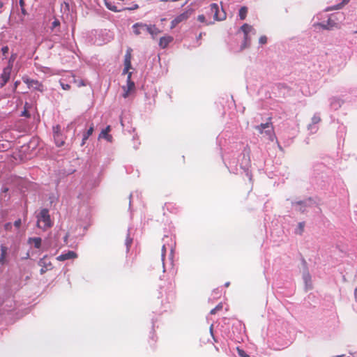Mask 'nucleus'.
Returning <instances> with one entry per match:
<instances>
[{
	"instance_id": "nucleus-1",
	"label": "nucleus",
	"mask_w": 357,
	"mask_h": 357,
	"mask_svg": "<svg viewBox=\"0 0 357 357\" xmlns=\"http://www.w3.org/2000/svg\"><path fill=\"white\" fill-rule=\"evenodd\" d=\"M36 218V225L38 228L45 231L52 226V222L47 209H42L37 215Z\"/></svg>"
},
{
	"instance_id": "nucleus-2",
	"label": "nucleus",
	"mask_w": 357,
	"mask_h": 357,
	"mask_svg": "<svg viewBox=\"0 0 357 357\" xmlns=\"http://www.w3.org/2000/svg\"><path fill=\"white\" fill-rule=\"evenodd\" d=\"M241 31L244 33V43L241 46V49H244L250 45V38L248 37V34L250 33H252L253 34L256 33V31L253 29V27L248 24H244L241 27Z\"/></svg>"
},
{
	"instance_id": "nucleus-3",
	"label": "nucleus",
	"mask_w": 357,
	"mask_h": 357,
	"mask_svg": "<svg viewBox=\"0 0 357 357\" xmlns=\"http://www.w3.org/2000/svg\"><path fill=\"white\" fill-rule=\"evenodd\" d=\"M131 75L132 73H129L127 76V84L122 86L123 90V97L124 98H128L131 93L134 92L135 89V83L131 80Z\"/></svg>"
},
{
	"instance_id": "nucleus-4",
	"label": "nucleus",
	"mask_w": 357,
	"mask_h": 357,
	"mask_svg": "<svg viewBox=\"0 0 357 357\" xmlns=\"http://www.w3.org/2000/svg\"><path fill=\"white\" fill-rule=\"evenodd\" d=\"M22 80L24 83L27 84V86L29 88H33L40 92L43 91L44 90L43 84L37 80L31 79L26 77H24L22 78Z\"/></svg>"
},
{
	"instance_id": "nucleus-5",
	"label": "nucleus",
	"mask_w": 357,
	"mask_h": 357,
	"mask_svg": "<svg viewBox=\"0 0 357 357\" xmlns=\"http://www.w3.org/2000/svg\"><path fill=\"white\" fill-rule=\"evenodd\" d=\"M210 11L213 16V19L215 20H223L226 17V15L224 12L222 14L219 13V7L217 3H211L210 5Z\"/></svg>"
},
{
	"instance_id": "nucleus-6",
	"label": "nucleus",
	"mask_w": 357,
	"mask_h": 357,
	"mask_svg": "<svg viewBox=\"0 0 357 357\" xmlns=\"http://www.w3.org/2000/svg\"><path fill=\"white\" fill-rule=\"evenodd\" d=\"M38 265L41 266L40 273L43 274L48 270H51L52 268V265L51 261L47 258L46 256L43 257L38 261Z\"/></svg>"
},
{
	"instance_id": "nucleus-7",
	"label": "nucleus",
	"mask_w": 357,
	"mask_h": 357,
	"mask_svg": "<svg viewBox=\"0 0 357 357\" xmlns=\"http://www.w3.org/2000/svg\"><path fill=\"white\" fill-rule=\"evenodd\" d=\"M12 68L10 67H6L3 68L2 73L0 75V85L3 86L9 80L10 77Z\"/></svg>"
},
{
	"instance_id": "nucleus-8",
	"label": "nucleus",
	"mask_w": 357,
	"mask_h": 357,
	"mask_svg": "<svg viewBox=\"0 0 357 357\" xmlns=\"http://www.w3.org/2000/svg\"><path fill=\"white\" fill-rule=\"evenodd\" d=\"M147 24L143 23H135L132 25V30L135 34L140 35L146 32Z\"/></svg>"
},
{
	"instance_id": "nucleus-9",
	"label": "nucleus",
	"mask_w": 357,
	"mask_h": 357,
	"mask_svg": "<svg viewBox=\"0 0 357 357\" xmlns=\"http://www.w3.org/2000/svg\"><path fill=\"white\" fill-rule=\"evenodd\" d=\"M77 255L74 251H68L66 253H63L56 257V259L63 261L70 259L77 258Z\"/></svg>"
},
{
	"instance_id": "nucleus-10",
	"label": "nucleus",
	"mask_w": 357,
	"mask_h": 357,
	"mask_svg": "<svg viewBox=\"0 0 357 357\" xmlns=\"http://www.w3.org/2000/svg\"><path fill=\"white\" fill-rule=\"evenodd\" d=\"M173 40V38L170 36H165L161 37L159 40V46L161 48H165Z\"/></svg>"
},
{
	"instance_id": "nucleus-11",
	"label": "nucleus",
	"mask_w": 357,
	"mask_h": 357,
	"mask_svg": "<svg viewBox=\"0 0 357 357\" xmlns=\"http://www.w3.org/2000/svg\"><path fill=\"white\" fill-rule=\"evenodd\" d=\"M146 32H148L154 39L160 33V31L155 26V25L147 24Z\"/></svg>"
},
{
	"instance_id": "nucleus-12",
	"label": "nucleus",
	"mask_w": 357,
	"mask_h": 357,
	"mask_svg": "<svg viewBox=\"0 0 357 357\" xmlns=\"http://www.w3.org/2000/svg\"><path fill=\"white\" fill-rule=\"evenodd\" d=\"M264 133L266 135V136H267V137L270 140L273 141V139L275 138V133H274V128H273V126L271 122H270V123H269V127H267V129H265L264 130Z\"/></svg>"
},
{
	"instance_id": "nucleus-13",
	"label": "nucleus",
	"mask_w": 357,
	"mask_h": 357,
	"mask_svg": "<svg viewBox=\"0 0 357 357\" xmlns=\"http://www.w3.org/2000/svg\"><path fill=\"white\" fill-rule=\"evenodd\" d=\"M264 133L266 135V136H267V137L270 140L273 141V139L275 138V133H274V128H273V126L271 122H270V123H269V127H267V129H265L264 130Z\"/></svg>"
},
{
	"instance_id": "nucleus-14",
	"label": "nucleus",
	"mask_w": 357,
	"mask_h": 357,
	"mask_svg": "<svg viewBox=\"0 0 357 357\" xmlns=\"http://www.w3.org/2000/svg\"><path fill=\"white\" fill-rule=\"evenodd\" d=\"M28 243L29 244H33V246L36 248H40L41 246L42 239L39 237L29 238L28 239Z\"/></svg>"
},
{
	"instance_id": "nucleus-15",
	"label": "nucleus",
	"mask_w": 357,
	"mask_h": 357,
	"mask_svg": "<svg viewBox=\"0 0 357 357\" xmlns=\"http://www.w3.org/2000/svg\"><path fill=\"white\" fill-rule=\"evenodd\" d=\"M93 132V126L91 125L89 130L83 134L82 141L81 143V146H83L85 144L86 141L88 139V138L92 135Z\"/></svg>"
},
{
	"instance_id": "nucleus-16",
	"label": "nucleus",
	"mask_w": 357,
	"mask_h": 357,
	"mask_svg": "<svg viewBox=\"0 0 357 357\" xmlns=\"http://www.w3.org/2000/svg\"><path fill=\"white\" fill-rule=\"evenodd\" d=\"M271 122V118L268 119V121L265 123H261L259 126H256L255 129L258 131L259 134H264V130L267 129V127H269V123Z\"/></svg>"
},
{
	"instance_id": "nucleus-17",
	"label": "nucleus",
	"mask_w": 357,
	"mask_h": 357,
	"mask_svg": "<svg viewBox=\"0 0 357 357\" xmlns=\"http://www.w3.org/2000/svg\"><path fill=\"white\" fill-rule=\"evenodd\" d=\"M124 66H131V50H128L125 55Z\"/></svg>"
},
{
	"instance_id": "nucleus-18",
	"label": "nucleus",
	"mask_w": 357,
	"mask_h": 357,
	"mask_svg": "<svg viewBox=\"0 0 357 357\" xmlns=\"http://www.w3.org/2000/svg\"><path fill=\"white\" fill-rule=\"evenodd\" d=\"M248 13V8L245 6H243L239 10V17L241 20H244L246 17Z\"/></svg>"
},
{
	"instance_id": "nucleus-19",
	"label": "nucleus",
	"mask_w": 357,
	"mask_h": 357,
	"mask_svg": "<svg viewBox=\"0 0 357 357\" xmlns=\"http://www.w3.org/2000/svg\"><path fill=\"white\" fill-rule=\"evenodd\" d=\"M105 5H106L107 8L112 11H114V12L120 11V10L118 9L117 7L114 3H112L111 2L106 1Z\"/></svg>"
},
{
	"instance_id": "nucleus-20",
	"label": "nucleus",
	"mask_w": 357,
	"mask_h": 357,
	"mask_svg": "<svg viewBox=\"0 0 357 357\" xmlns=\"http://www.w3.org/2000/svg\"><path fill=\"white\" fill-rule=\"evenodd\" d=\"M349 2V0H342V3L336 5L335 7L328 9L329 10H338L341 9L344 5L347 4Z\"/></svg>"
},
{
	"instance_id": "nucleus-21",
	"label": "nucleus",
	"mask_w": 357,
	"mask_h": 357,
	"mask_svg": "<svg viewBox=\"0 0 357 357\" xmlns=\"http://www.w3.org/2000/svg\"><path fill=\"white\" fill-rule=\"evenodd\" d=\"M53 133L54 139H57L56 137L60 136L61 132L59 126H56L53 127Z\"/></svg>"
},
{
	"instance_id": "nucleus-22",
	"label": "nucleus",
	"mask_w": 357,
	"mask_h": 357,
	"mask_svg": "<svg viewBox=\"0 0 357 357\" xmlns=\"http://www.w3.org/2000/svg\"><path fill=\"white\" fill-rule=\"evenodd\" d=\"M57 139H54L55 143L57 146H61L64 144V140L61 136V134H60V136L56 137Z\"/></svg>"
},
{
	"instance_id": "nucleus-23",
	"label": "nucleus",
	"mask_w": 357,
	"mask_h": 357,
	"mask_svg": "<svg viewBox=\"0 0 357 357\" xmlns=\"http://www.w3.org/2000/svg\"><path fill=\"white\" fill-rule=\"evenodd\" d=\"M6 255V248L5 247H1V255L0 257V264H3L4 262V259Z\"/></svg>"
},
{
	"instance_id": "nucleus-24",
	"label": "nucleus",
	"mask_w": 357,
	"mask_h": 357,
	"mask_svg": "<svg viewBox=\"0 0 357 357\" xmlns=\"http://www.w3.org/2000/svg\"><path fill=\"white\" fill-rule=\"evenodd\" d=\"M222 309V304L219 303L215 307L212 309L210 312L211 314H215L218 311H220Z\"/></svg>"
},
{
	"instance_id": "nucleus-25",
	"label": "nucleus",
	"mask_w": 357,
	"mask_h": 357,
	"mask_svg": "<svg viewBox=\"0 0 357 357\" xmlns=\"http://www.w3.org/2000/svg\"><path fill=\"white\" fill-rule=\"evenodd\" d=\"M236 350H237L238 354L241 357H250V356L248 354H247L243 349H242L239 347H237Z\"/></svg>"
},
{
	"instance_id": "nucleus-26",
	"label": "nucleus",
	"mask_w": 357,
	"mask_h": 357,
	"mask_svg": "<svg viewBox=\"0 0 357 357\" xmlns=\"http://www.w3.org/2000/svg\"><path fill=\"white\" fill-rule=\"evenodd\" d=\"M16 58V55L15 54H12L9 59V61H8V66L7 67H10V68H13V63L15 61Z\"/></svg>"
},
{
	"instance_id": "nucleus-27",
	"label": "nucleus",
	"mask_w": 357,
	"mask_h": 357,
	"mask_svg": "<svg viewBox=\"0 0 357 357\" xmlns=\"http://www.w3.org/2000/svg\"><path fill=\"white\" fill-rule=\"evenodd\" d=\"M111 128L109 126H107L104 130L101 131V132L99 135V139H100L101 137L105 136V132H109Z\"/></svg>"
},
{
	"instance_id": "nucleus-28",
	"label": "nucleus",
	"mask_w": 357,
	"mask_h": 357,
	"mask_svg": "<svg viewBox=\"0 0 357 357\" xmlns=\"http://www.w3.org/2000/svg\"><path fill=\"white\" fill-rule=\"evenodd\" d=\"M100 138H104L108 142H112V137L109 134V132H105V136L101 137Z\"/></svg>"
},
{
	"instance_id": "nucleus-29",
	"label": "nucleus",
	"mask_w": 357,
	"mask_h": 357,
	"mask_svg": "<svg viewBox=\"0 0 357 357\" xmlns=\"http://www.w3.org/2000/svg\"><path fill=\"white\" fill-rule=\"evenodd\" d=\"M259 42L260 44L264 45L267 43V38L266 36H262L259 38Z\"/></svg>"
},
{
	"instance_id": "nucleus-30",
	"label": "nucleus",
	"mask_w": 357,
	"mask_h": 357,
	"mask_svg": "<svg viewBox=\"0 0 357 357\" xmlns=\"http://www.w3.org/2000/svg\"><path fill=\"white\" fill-rule=\"evenodd\" d=\"M321 121V118L319 116H314L312 119V122L314 124L318 123Z\"/></svg>"
},
{
	"instance_id": "nucleus-31",
	"label": "nucleus",
	"mask_w": 357,
	"mask_h": 357,
	"mask_svg": "<svg viewBox=\"0 0 357 357\" xmlns=\"http://www.w3.org/2000/svg\"><path fill=\"white\" fill-rule=\"evenodd\" d=\"M178 24V18L176 17L172 22L171 29L174 28Z\"/></svg>"
},
{
	"instance_id": "nucleus-32",
	"label": "nucleus",
	"mask_w": 357,
	"mask_h": 357,
	"mask_svg": "<svg viewBox=\"0 0 357 357\" xmlns=\"http://www.w3.org/2000/svg\"><path fill=\"white\" fill-rule=\"evenodd\" d=\"M131 68V66H124V68L123 70V74H127L128 75L129 70Z\"/></svg>"
},
{
	"instance_id": "nucleus-33",
	"label": "nucleus",
	"mask_w": 357,
	"mask_h": 357,
	"mask_svg": "<svg viewBox=\"0 0 357 357\" xmlns=\"http://www.w3.org/2000/svg\"><path fill=\"white\" fill-rule=\"evenodd\" d=\"M61 86L63 90H68L70 88L69 84L63 83H61Z\"/></svg>"
},
{
	"instance_id": "nucleus-34",
	"label": "nucleus",
	"mask_w": 357,
	"mask_h": 357,
	"mask_svg": "<svg viewBox=\"0 0 357 357\" xmlns=\"http://www.w3.org/2000/svg\"><path fill=\"white\" fill-rule=\"evenodd\" d=\"M21 220L20 219H18L17 220L15 221L14 222V225L17 227V228H19L21 225Z\"/></svg>"
},
{
	"instance_id": "nucleus-35",
	"label": "nucleus",
	"mask_w": 357,
	"mask_h": 357,
	"mask_svg": "<svg viewBox=\"0 0 357 357\" xmlns=\"http://www.w3.org/2000/svg\"><path fill=\"white\" fill-rule=\"evenodd\" d=\"M8 46H4L1 48V52L3 54H6L8 52Z\"/></svg>"
},
{
	"instance_id": "nucleus-36",
	"label": "nucleus",
	"mask_w": 357,
	"mask_h": 357,
	"mask_svg": "<svg viewBox=\"0 0 357 357\" xmlns=\"http://www.w3.org/2000/svg\"><path fill=\"white\" fill-rule=\"evenodd\" d=\"M198 20L201 22H205V17L204 15H199L198 16Z\"/></svg>"
},
{
	"instance_id": "nucleus-37",
	"label": "nucleus",
	"mask_w": 357,
	"mask_h": 357,
	"mask_svg": "<svg viewBox=\"0 0 357 357\" xmlns=\"http://www.w3.org/2000/svg\"><path fill=\"white\" fill-rule=\"evenodd\" d=\"M21 115H22V116H26V117L29 116V114L28 112H27L26 109H24V110L22 112V114H21Z\"/></svg>"
},
{
	"instance_id": "nucleus-38",
	"label": "nucleus",
	"mask_w": 357,
	"mask_h": 357,
	"mask_svg": "<svg viewBox=\"0 0 357 357\" xmlns=\"http://www.w3.org/2000/svg\"><path fill=\"white\" fill-rule=\"evenodd\" d=\"M188 17V15H185L184 14H180V18L179 20L181 21L184 19H186Z\"/></svg>"
},
{
	"instance_id": "nucleus-39",
	"label": "nucleus",
	"mask_w": 357,
	"mask_h": 357,
	"mask_svg": "<svg viewBox=\"0 0 357 357\" xmlns=\"http://www.w3.org/2000/svg\"><path fill=\"white\" fill-rule=\"evenodd\" d=\"M319 26H320L324 29H328V27L326 24H318Z\"/></svg>"
},
{
	"instance_id": "nucleus-40",
	"label": "nucleus",
	"mask_w": 357,
	"mask_h": 357,
	"mask_svg": "<svg viewBox=\"0 0 357 357\" xmlns=\"http://www.w3.org/2000/svg\"><path fill=\"white\" fill-rule=\"evenodd\" d=\"M11 227V223L8 222L7 224L5 225V229H8Z\"/></svg>"
},
{
	"instance_id": "nucleus-41",
	"label": "nucleus",
	"mask_w": 357,
	"mask_h": 357,
	"mask_svg": "<svg viewBox=\"0 0 357 357\" xmlns=\"http://www.w3.org/2000/svg\"><path fill=\"white\" fill-rule=\"evenodd\" d=\"M132 242V240L130 239V238H127L126 240V245H127V247L130 246V243Z\"/></svg>"
},
{
	"instance_id": "nucleus-42",
	"label": "nucleus",
	"mask_w": 357,
	"mask_h": 357,
	"mask_svg": "<svg viewBox=\"0 0 357 357\" xmlns=\"http://www.w3.org/2000/svg\"><path fill=\"white\" fill-rule=\"evenodd\" d=\"M165 245L162 246V258L163 259L165 257Z\"/></svg>"
},
{
	"instance_id": "nucleus-43",
	"label": "nucleus",
	"mask_w": 357,
	"mask_h": 357,
	"mask_svg": "<svg viewBox=\"0 0 357 357\" xmlns=\"http://www.w3.org/2000/svg\"><path fill=\"white\" fill-rule=\"evenodd\" d=\"M303 227H304V224H303V223H302V222H300V223H299V227L301 228V231H303Z\"/></svg>"
},
{
	"instance_id": "nucleus-44",
	"label": "nucleus",
	"mask_w": 357,
	"mask_h": 357,
	"mask_svg": "<svg viewBox=\"0 0 357 357\" xmlns=\"http://www.w3.org/2000/svg\"><path fill=\"white\" fill-rule=\"evenodd\" d=\"M354 296H355V298L357 300V288H356L354 290Z\"/></svg>"
},
{
	"instance_id": "nucleus-45",
	"label": "nucleus",
	"mask_w": 357,
	"mask_h": 357,
	"mask_svg": "<svg viewBox=\"0 0 357 357\" xmlns=\"http://www.w3.org/2000/svg\"><path fill=\"white\" fill-rule=\"evenodd\" d=\"M20 6H21L22 7H23V6H24V1H23V0H20Z\"/></svg>"
},
{
	"instance_id": "nucleus-46",
	"label": "nucleus",
	"mask_w": 357,
	"mask_h": 357,
	"mask_svg": "<svg viewBox=\"0 0 357 357\" xmlns=\"http://www.w3.org/2000/svg\"><path fill=\"white\" fill-rule=\"evenodd\" d=\"M53 24L54 26H56L58 24V22L56 21H54Z\"/></svg>"
},
{
	"instance_id": "nucleus-47",
	"label": "nucleus",
	"mask_w": 357,
	"mask_h": 357,
	"mask_svg": "<svg viewBox=\"0 0 357 357\" xmlns=\"http://www.w3.org/2000/svg\"><path fill=\"white\" fill-rule=\"evenodd\" d=\"M3 6V3L0 1V8Z\"/></svg>"
},
{
	"instance_id": "nucleus-48",
	"label": "nucleus",
	"mask_w": 357,
	"mask_h": 357,
	"mask_svg": "<svg viewBox=\"0 0 357 357\" xmlns=\"http://www.w3.org/2000/svg\"><path fill=\"white\" fill-rule=\"evenodd\" d=\"M296 204H303V202H298Z\"/></svg>"
},
{
	"instance_id": "nucleus-49",
	"label": "nucleus",
	"mask_w": 357,
	"mask_h": 357,
	"mask_svg": "<svg viewBox=\"0 0 357 357\" xmlns=\"http://www.w3.org/2000/svg\"><path fill=\"white\" fill-rule=\"evenodd\" d=\"M212 331H213V328H212V326H211V328H210V331H211V333L213 335V333H212Z\"/></svg>"
},
{
	"instance_id": "nucleus-50",
	"label": "nucleus",
	"mask_w": 357,
	"mask_h": 357,
	"mask_svg": "<svg viewBox=\"0 0 357 357\" xmlns=\"http://www.w3.org/2000/svg\"><path fill=\"white\" fill-rule=\"evenodd\" d=\"M17 84H18V82H16L15 83V87H17Z\"/></svg>"
},
{
	"instance_id": "nucleus-51",
	"label": "nucleus",
	"mask_w": 357,
	"mask_h": 357,
	"mask_svg": "<svg viewBox=\"0 0 357 357\" xmlns=\"http://www.w3.org/2000/svg\"><path fill=\"white\" fill-rule=\"evenodd\" d=\"M229 282H227V283L225 284V286H226V287H229Z\"/></svg>"
},
{
	"instance_id": "nucleus-52",
	"label": "nucleus",
	"mask_w": 357,
	"mask_h": 357,
	"mask_svg": "<svg viewBox=\"0 0 357 357\" xmlns=\"http://www.w3.org/2000/svg\"><path fill=\"white\" fill-rule=\"evenodd\" d=\"M215 349L217 351H218V349L216 347H215Z\"/></svg>"
},
{
	"instance_id": "nucleus-53",
	"label": "nucleus",
	"mask_w": 357,
	"mask_h": 357,
	"mask_svg": "<svg viewBox=\"0 0 357 357\" xmlns=\"http://www.w3.org/2000/svg\"><path fill=\"white\" fill-rule=\"evenodd\" d=\"M354 33H357V31H356Z\"/></svg>"
}]
</instances>
